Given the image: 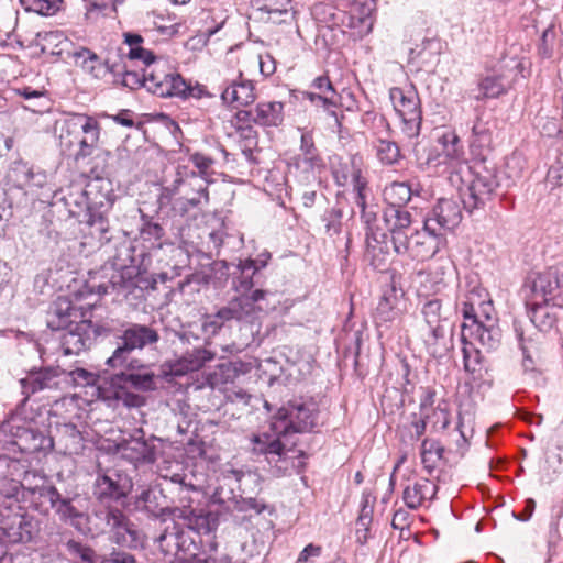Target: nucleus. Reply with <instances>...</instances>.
<instances>
[{
    "mask_svg": "<svg viewBox=\"0 0 563 563\" xmlns=\"http://www.w3.org/2000/svg\"><path fill=\"white\" fill-rule=\"evenodd\" d=\"M7 183L19 189L42 188L46 184V174L22 161H14L5 176Z\"/></svg>",
    "mask_w": 563,
    "mask_h": 563,
    "instance_id": "21",
    "label": "nucleus"
},
{
    "mask_svg": "<svg viewBox=\"0 0 563 563\" xmlns=\"http://www.w3.org/2000/svg\"><path fill=\"white\" fill-rule=\"evenodd\" d=\"M298 172V177L306 185L318 180V174L324 168L323 159L319 153L298 154L289 163Z\"/></svg>",
    "mask_w": 563,
    "mask_h": 563,
    "instance_id": "29",
    "label": "nucleus"
},
{
    "mask_svg": "<svg viewBox=\"0 0 563 563\" xmlns=\"http://www.w3.org/2000/svg\"><path fill=\"white\" fill-rule=\"evenodd\" d=\"M172 515L174 518L183 519L187 525V530H196L197 533H199L201 529L206 531L209 530L207 518L196 515L191 508H174Z\"/></svg>",
    "mask_w": 563,
    "mask_h": 563,
    "instance_id": "46",
    "label": "nucleus"
},
{
    "mask_svg": "<svg viewBox=\"0 0 563 563\" xmlns=\"http://www.w3.org/2000/svg\"><path fill=\"white\" fill-rule=\"evenodd\" d=\"M212 320L209 322V325L214 327V329L221 328L227 321L236 320V311L233 307L232 301L230 300L225 307H222L210 316Z\"/></svg>",
    "mask_w": 563,
    "mask_h": 563,
    "instance_id": "59",
    "label": "nucleus"
},
{
    "mask_svg": "<svg viewBox=\"0 0 563 563\" xmlns=\"http://www.w3.org/2000/svg\"><path fill=\"white\" fill-rule=\"evenodd\" d=\"M81 500L78 494L73 496L60 494L53 507L55 515L62 522L70 525L80 533H82L88 519V514L85 511Z\"/></svg>",
    "mask_w": 563,
    "mask_h": 563,
    "instance_id": "17",
    "label": "nucleus"
},
{
    "mask_svg": "<svg viewBox=\"0 0 563 563\" xmlns=\"http://www.w3.org/2000/svg\"><path fill=\"white\" fill-rule=\"evenodd\" d=\"M198 545L191 536L190 530L181 529L179 532V542L175 554L177 563H191V559L196 556ZM205 563H210L206 560Z\"/></svg>",
    "mask_w": 563,
    "mask_h": 563,
    "instance_id": "41",
    "label": "nucleus"
},
{
    "mask_svg": "<svg viewBox=\"0 0 563 563\" xmlns=\"http://www.w3.org/2000/svg\"><path fill=\"white\" fill-rule=\"evenodd\" d=\"M450 181L457 187L463 207L470 213L483 209L498 187L493 170L483 168L473 172L467 164H460L459 169L452 170Z\"/></svg>",
    "mask_w": 563,
    "mask_h": 563,
    "instance_id": "7",
    "label": "nucleus"
},
{
    "mask_svg": "<svg viewBox=\"0 0 563 563\" xmlns=\"http://www.w3.org/2000/svg\"><path fill=\"white\" fill-rule=\"evenodd\" d=\"M462 313L464 322L461 325V341L463 343L462 352H482V349H495L497 343V332L484 327L482 321H477L475 313V303H478V310L486 320L492 318L493 306L487 290L481 286H474L464 296Z\"/></svg>",
    "mask_w": 563,
    "mask_h": 563,
    "instance_id": "3",
    "label": "nucleus"
},
{
    "mask_svg": "<svg viewBox=\"0 0 563 563\" xmlns=\"http://www.w3.org/2000/svg\"><path fill=\"white\" fill-rule=\"evenodd\" d=\"M47 327L54 331L67 330L62 336L63 352H81L90 349L87 331L91 321L85 318L81 308H77L66 297H58L47 313Z\"/></svg>",
    "mask_w": 563,
    "mask_h": 563,
    "instance_id": "6",
    "label": "nucleus"
},
{
    "mask_svg": "<svg viewBox=\"0 0 563 563\" xmlns=\"http://www.w3.org/2000/svg\"><path fill=\"white\" fill-rule=\"evenodd\" d=\"M66 548L71 555L80 558L85 563H100V558L88 545L75 540H69L66 543Z\"/></svg>",
    "mask_w": 563,
    "mask_h": 563,
    "instance_id": "51",
    "label": "nucleus"
},
{
    "mask_svg": "<svg viewBox=\"0 0 563 563\" xmlns=\"http://www.w3.org/2000/svg\"><path fill=\"white\" fill-rule=\"evenodd\" d=\"M251 478L250 473L241 470L224 468L220 475V482L217 486L212 501L223 506L228 510L249 511L254 510L256 514H262L266 509V504L256 498H245L242 495L235 494V487L240 488V484L245 478Z\"/></svg>",
    "mask_w": 563,
    "mask_h": 563,
    "instance_id": "8",
    "label": "nucleus"
},
{
    "mask_svg": "<svg viewBox=\"0 0 563 563\" xmlns=\"http://www.w3.org/2000/svg\"><path fill=\"white\" fill-rule=\"evenodd\" d=\"M49 479L42 474L36 472H25L22 485V501L31 495H35L37 490H41L42 486L46 485Z\"/></svg>",
    "mask_w": 563,
    "mask_h": 563,
    "instance_id": "48",
    "label": "nucleus"
},
{
    "mask_svg": "<svg viewBox=\"0 0 563 563\" xmlns=\"http://www.w3.org/2000/svg\"><path fill=\"white\" fill-rule=\"evenodd\" d=\"M442 305L439 299H430L422 307L426 327H443L442 325Z\"/></svg>",
    "mask_w": 563,
    "mask_h": 563,
    "instance_id": "50",
    "label": "nucleus"
},
{
    "mask_svg": "<svg viewBox=\"0 0 563 563\" xmlns=\"http://www.w3.org/2000/svg\"><path fill=\"white\" fill-rule=\"evenodd\" d=\"M354 190L356 191L355 205L361 209V218L366 224V243L368 249L375 251L376 246L372 244V241L378 243V234L374 231L372 224L376 221V212L367 210L364 189L366 181L361 176V170H354L352 174Z\"/></svg>",
    "mask_w": 563,
    "mask_h": 563,
    "instance_id": "25",
    "label": "nucleus"
},
{
    "mask_svg": "<svg viewBox=\"0 0 563 563\" xmlns=\"http://www.w3.org/2000/svg\"><path fill=\"white\" fill-rule=\"evenodd\" d=\"M64 372L59 367H45L40 371H32L22 383L32 386L31 391L35 393L45 388H53L57 385L58 378Z\"/></svg>",
    "mask_w": 563,
    "mask_h": 563,
    "instance_id": "36",
    "label": "nucleus"
},
{
    "mask_svg": "<svg viewBox=\"0 0 563 563\" xmlns=\"http://www.w3.org/2000/svg\"><path fill=\"white\" fill-rule=\"evenodd\" d=\"M341 209L333 208L327 213L324 220L327 221L325 229L328 234L334 235L341 232Z\"/></svg>",
    "mask_w": 563,
    "mask_h": 563,
    "instance_id": "63",
    "label": "nucleus"
},
{
    "mask_svg": "<svg viewBox=\"0 0 563 563\" xmlns=\"http://www.w3.org/2000/svg\"><path fill=\"white\" fill-rule=\"evenodd\" d=\"M114 249L111 264L91 272L85 288L89 294H111L117 300L136 305L143 299V288L137 284L135 268L130 266L133 262V247L129 241L122 240L114 244Z\"/></svg>",
    "mask_w": 563,
    "mask_h": 563,
    "instance_id": "2",
    "label": "nucleus"
},
{
    "mask_svg": "<svg viewBox=\"0 0 563 563\" xmlns=\"http://www.w3.org/2000/svg\"><path fill=\"white\" fill-rule=\"evenodd\" d=\"M472 133L474 137L473 145H477L478 147H485L490 144V129L487 123L481 121L479 119L476 120L472 128Z\"/></svg>",
    "mask_w": 563,
    "mask_h": 563,
    "instance_id": "57",
    "label": "nucleus"
},
{
    "mask_svg": "<svg viewBox=\"0 0 563 563\" xmlns=\"http://www.w3.org/2000/svg\"><path fill=\"white\" fill-rule=\"evenodd\" d=\"M82 534L97 538L103 534L109 540L129 549L143 547L144 538L128 516L117 507H101L88 515Z\"/></svg>",
    "mask_w": 563,
    "mask_h": 563,
    "instance_id": "5",
    "label": "nucleus"
},
{
    "mask_svg": "<svg viewBox=\"0 0 563 563\" xmlns=\"http://www.w3.org/2000/svg\"><path fill=\"white\" fill-rule=\"evenodd\" d=\"M376 158L386 166L397 164L401 158V153L398 144L395 141L387 139H377L373 142Z\"/></svg>",
    "mask_w": 563,
    "mask_h": 563,
    "instance_id": "40",
    "label": "nucleus"
},
{
    "mask_svg": "<svg viewBox=\"0 0 563 563\" xmlns=\"http://www.w3.org/2000/svg\"><path fill=\"white\" fill-rule=\"evenodd\" d=\"M117 448L121 457L131 463H153L155 461L154 449L140 438L124 440Z\"/></svg>",
    "mask_w": 563,
    "mask_h": 563,
    "instance_id": "28",
    "label": "nucleus"
},
{
    "mask_svg": "<svg viewBox=\"0 0 563 563\" xmlns=\"http://www.w3.org/2000/svg\"><path fill=\"white\" fill-rule=\"evenodd\" d=\"M151 70L152 69L147 66L145 69H143L142 74H139L136 71L126 70L123 74V78H122L123 86L129 87L130 89H136L142 86H144L146 88V84H148Z\"/></svg>",
    "mask_w": 563,
    "mask_h": 563,
    "instance_id": "56",
    "label": "nucleus"
},
{
    "mask_svg": "<svg viewBox=\"0 0 563 563\" xmlns=\"http://www.w3.org/2000/svg\"><path fill=\"white\" fill-rule=\"evenodd\" d=\"M383 218L387 231L390 234L394 251L399 250V247L402 246V243L406 242L410 233L415 230L411 228V213L406 209L386 207Z\"/></svg>",
    "mask_w": 563,
    "mask_h": 563,
    "instance_id": "18",
    "label": "nucleus"
},
{
    "mask_svg": "<svg viewBox=\"0 0 563 563\" xmlns=\"http://www.w3.org/2000/svg\"><path fill=\"white\" fill-rule=\"evenodd\" d=\"M462 220V211L453 199H439L429 217L426 218L427 230H437L442 234L453 230Z\"/></svg>",
    "mask_w": 563,
    "mask_h": 563,
    "instance_id": "16",
    "label": "nucleus"
},
{
    "mask_svg": "<svg viewBox=\"0 0 563 563\" xmlns=\"http://www.w3.org/2000/svg\"><path fill=\"white\" fill-rule=\"evenodd\" d=\"M267 295V291L262 289H255L251 295H241L231 299L233 307L236 311L238 321L250 322L257 310L264 308L257 303L263 301Z\"/></svg>",
    "mask_w": 563,
    "mask_h": 563,
    "instance_id": "30",
    "label": "nucleus"
},
{
    "mask_svg": "<svg viewBox=\"0 0 563 563\" xmlns=\"http://www.w3.org/2000/svg\"><path fill=\"white\" fill-rule=\"evenodd\" d=\"M443 155L450 163L452 170L459 169L460 164H466L463 161V148L460 143H452L443 147Z\"/></svg>",
    "mask_w": 563,
    "mask_h": 563,
    "instance_id": "60",
    "label": "nucleus"
},
{
    "mask_svg": "<svg viewBox=\"0 0 563 563\" xmlns=\"http://www.w3.org/2000/svg\"><path fill=\"white\" fill-rule=\"evenodd\" d=\"M394 110L401 120V132L409 139L420 134L422 111L420 98L413 87H394L389 90Z\"/></svg>",
    "mask_w": 563,
    "mask_h": 563,
    "instance_id": "9",
    "label": "nucleus"
},
{
    "mask_svg": "<svg viewBox=\"0 0 563 563\" xmlns=\"http://www.w3.org/2000/svg\"><path fill=\"white\" fill-rule=\"evenodd\" d=\"M514 329L519 343V349L522 352H530L531 350L539 349L542 340L544 339V334L540 333V331L531 324L523 327L520 322L515 321Z\"/></svg>",
    "mask_w": 563,
    "mask_h": 563,
    "instance_id": "39",
    "label": "nucleus"
},
{
    "mask_svg": "<svg viewBox=\"0 0 563 563\" xmlns=\"http://www.w3.org/2000/svg\"><path fill=\"white\" fill-rule=\"evenodd\" d=\"M407 309V301L401 289L390 285L384 290L375 311V322L378 327L387 325L401 319Z\"/></svg>",
    "mask_w": 563,
    "mask_h": 563,
    "instance_id": "15",
    "label": "nucleus"
},
{
    "mask_svg": "<svg viewBox=\"0 0 563 563\" xmlns=\"http://www.w3.org/2000/svg\"><path fill=\"white\" fill-rule=\"evenodd\" d=\"M203 205L199 197L179 196L172 201V210L175 214L184 217L189 210Z\"/></svg>",
    "mask_w": 563,
    "mask_h": 563,
    "instance_id": "55",
    "label": "nucleus"
},
{
    "mask_svg": "<svg viewBox=\"0 0 563 563\" xmlns=\"http://www.w3.org/2000/svg\"><path fill=\"white\" fill-rule=\"evenodd\" d=\"M159 339L157 331L144 324H130L122 333V345L113 352H131L154 345Z\"/></svg>",
    "mask_w": 563,
    "mask_h": 563,
    "instance_id": "20",
    "label": "nucleus"
},
{
    "mask_svg": "<svg viewBox=\"0 0 563 563\" xmlns=\"http://www.w3.org/2000/svg\"><path fill=\"white\" fill-rule=\"evenodd\" d=\"M143 224L140 230V234L145 241H158L164 235L163 227L157 222H152L145 217L142 216Z\"/></svg>",
    "mask_w": 563,
    "mask_h": 563,
    "instance_id": "58",
    "label": "nucleus"
},
{
    "mask_svg": "<svg viewBox=\"0 0 563 563\" xmlns=\"http://www.w3.org/2000/svg\"><path fill=\"white\" fill-rule=\"evenodd\" d=\"M464 369L473 380H482L487 372L482 354H463Z\"/></svg>",
    "mask_w": 563,
    "mask_h": 563,
    "instance_id": "49",
    "label": "nucleus"
},
{
    "mask_svg": "<svg viewBox=\"0 0 563 563\" xmlns=\"http://www.w3.org/2000/svg\"><path fill=\"white\" fill-rule=\"evenodd\" d=\"M20 422L21 419L13 416L0 423V450L8 453L27 450L26 441L31 431Z\"/></svg>",
    "mask_w": 563,
    "mask_h": 563,
    "instance_id": "19",
    "label": "nucleus"
},
{
    "mask_svg": "<svg viewBox=\"0 0 563 563\" xmlns=\"http://www.w3.org/2000/svg\"><path fill=\"white\" fill-rule=\"evenodd\" d=\"M314 424L313 409L301 400H290L279 408L269 431L252 435V452L265 455L278 474L284 473L289 467L287 454L297 445V434L310 431Z\"/></svg>",
    "mask_w": 563,
    "mask_h": 563,
    "instance_id": "1",
    "label": "nucleus"
},
{
    "mask_svg": "<svg viewBox=\"0 0 563 563\" xmlns=\"http://www.w3.org/2000/svg\"><path fill=\"white\" fill-rule=\"evenodd\" d=\"M421 336L427 350H449L444 327H426L421 330Z\"/></svg>",
    "mask_w": 563,
    "mask_h": 563,
    "instance_id": "44",
    "label": "nucleus"
},
{
    "mask_svg": "<svg viewBox=\"0 0 563 563\" xmlns=\"http://www.w3.org/2000/svg\"><path fill=\"white\" fill-rule=\"evenodd\" d=\"M266 266V262L261 264L255 260H240L236 265V272L233 273L232 289L241 295H249L254 286L261 285L260 271Z\"/></svg>",
    "mask_w": 563,
    "mask_h": 563,
    "instance_id": "22",
    "label": "nucleus"
},
{
    "mask_svg": "<svg viewBox=\"0 0 563 563\" xmlns=\"http://www.w3.org/2000/svg\"><path fill=\"white\" fill-rule=\"evenodd\" d=\"M412 190L407 183L394 181L384 189V199L387 207L394 209H405L404 207L410 201Z\"/></svg>",
    "mask_w": 563,
    "mask_h": 563,
    "instance_id": "38",
    "label": "nucleus"
},
{
    "mask_svg": "<svg viewBox=\"0 0 563 563\" xmlns=\"http://www.w3.org/2000/svg\"><path fill=\"white\" fill-rule=\"evenodd\" d=\"M443 242L442 233L434 230H427L426 225L422 230L415 229L402 246L395 250L397 254H407L413 260L426 261L433 257L440 250Z\"/></svg>",
    "mask_w": 563,
    "mask_h": 563,
    "instance_id": "12",
    "label": "nucleus"
},
{
    "mask_svg": "<svg viewBox=\"0 0 563 563\" xmlns=\"http://www.w3.org/2000/svg\"><path fill=\"white\" fill-rule=\"evenodd\" d=\"M70 56L77 66H80L82 70L95 78H100L108 70L99 56L86 47L73 52Z\"/></svg>",
    "mask_w": 563,
    "mask_h": 563,
    "instance_id": "35",
    "label": "nucleus"
},
{
    "mask_svg": "<svg viewBox=\"0 0 563 563\" xmlns=\"http://www.w3.org/2000/svg\"><path fill=\"white\" fill-rule=\"evenodd\" d=\"M100 125L98 121L87 114H73L63 121L59 134V147L64 155L73 157L79 163L96 154L109 156V152L100 151Z\"/></svg>",
    "mask_w": 563,
    "mask_h": 563,
    "instance_id": "4",
    "label": "nucleus"
},
{
    "mask_svg": "<svg viewBox=\"0 0 563 563\" xmlns=\"http://www.w3.org/2000/svg\"><path fill=\"white\" fill-rule=\"evenodd\" d=\"M221 99L235 108L249 106L255 100L254 85L250 80L233 81L221 92Z\"/></svg>",
    "mask_w": 563,
    "mask_h": 563,
    "instance_id": "31",
    "label": "nucleus"
},
{
    "mask_svg": "<svg viewBox=\"0 0 563 563\" xmlns=\"http://www.w3.org/2000/svg\"><path fill=\"white\" fill-rule=\"evenodd\" d=\"M180 531L181 528L173 522L172 527H166L165 531L156 538V542L164 554L175 558Z\"/></svg>",
    "mask_w": 563,
    "mask_h": 563,
    "instance_id": "45",
    "label": "nucleus"
},
{
    "mask_svg": "<svg viewBox=\"0 0 563 563\" xmlns=\"http://www.w3.org/2000/svg\"><path fill=\"white\" fill-rule=\"evenodd\" d=\"M506 91V81L503 76L488 75L481 78L476 86L467 90L470 98L481 101L487 98H497Z\"/></svg>",
    "mask_w": 563,
    "mask_h": 563,
    "instance_id": "32",
    "label": "nucleus"
},
{
    "mask_svg": "<svg viewBox=\"0 0 563 563\" xmlns=\"http://www.w3.org/2000/svg\"><path fill=\"white\" fill-rule=\"evenodd\" d=\"M437 493V486L429 479H421L408 485L402 494L407 507L417 509L427 498H432Z\"/></svg>",
    "mask_w": 563,
    "mask_h": 563,
    "instance_id": "34",
    "label": "nucleus"
},
{
    "mask_svg": "<svg viewBox=\"0 0 563 563\" xmlns=\"http://www.w3.org/2000/svg\"><path fill=\"white\" fill-rule=\"evenodd\" d=\"M257 369L261 373V375H264L267 377L269 383H273L274 380L278 379L280 374L283 373V367L279 364L277 360L269 356L265 360H262L257 364Z\"/></svg>",
    "mask_w": 563,
    "mask_h": 563,
    "instance_id": "54",
    "label": "nucleus"
},
{
    "mask_svg": "<svg viewBox=\"0 0 563 563\" xmlns=\"http://www.w3.org/2000/svg\"><path fill=\"white\" fill-rule=\"evenodd\" d=\"M85 195L91 207L104 210L111 208L115 199L111 180L100 176H96L89 180L85 189Z\"/></svg>",
    "mask_w": 563,
    "mask_h": 563,
    "instance_id": "26",
    "label": "nucleus"
},
{
    "mask_svg": "<svg viewBox=\"0 0 563 563\" xmlns=\"http://www.w3.org/2000/svg\"><path fill=\"white\" fill-rule=\"evenodd\" d=\"M125 43L130 46V51L128 53V57L132 60L139 59L142 60L143 64L147 67H151L156 62V57L153 52L145 49L140 46L143 42V38L139 34L125 33L124 34Z\"/></svg>",
    "mask_w": 563,
    "mask_h": 563,
    "instance_id": "42",
    "label": "nucleus"
},
{
    "mask_svg": "<svg viewBox=\"0 0 563 563\" xmlns=\"http://www.w3.org/2000/svg\"><path fill=\"white\" fill-rule=\"evenodd\" d=\"M59 495L60 493L49 481L46 485L42 486L41 490H37L35 495L29 496L23 501L29 503L30 506L38 512L46 514L49 508L53 509Z\"/></svg>",
    "mask_w": 563,
    "mask_h": 563,
    "instance_id": "37",
    "label": "nucleus"
},
{
    "mask_svg": "<svg viewBox=\"0 0 563 563\" xmlns=\"http://www.w3.org/2000/svg\"><path fill=\"white\" fill-rule=\"evenodd\" d=\"M291 0H252L260 19L274 24L287 23L295 16L290 9Z\"/></svg>",
    "mask_w": 563,
    "mask_h": 563,
    "instance_id": "24",
    "label": "nucleus"
},
{
    "mask_svg": "<svg viewBox=\"0 0 563 563\" xmlns=\"http://www.w3.org/2000/svg\"><path fill=\"white\" fill-rule=\"evenodd\" d=\"M0 496L7 499L22 500V485L21 482L1 477L0 478Z\"/></svg>",
    "mask_w": 563,
    "mask_h": 563,
    "instance_id": "53",
    "label": "nucleus"
},
{
    "mask_svg": "<svg viewBox=\"0 0 563 563\" xmlns=\"http://www.w3.org/2000/svg\"><path fill=\"white\" fill-rule=\"evenodd\" d=\"M212 357L213 354H208L207 357H200V354H183L175 362L166 364L162 372L165 376H183L199 369L205 362L212 360Z\"/></svg>",
    "mask_w": 563,
    "mask_h": 563,
    "instance_id": "33",
    "label": "nucleus"
},
{
    "mask_svg": "<svg viewBox=\"0 0 563 563\" xmlns=\"http://www.w3.org/2000/svg\"><path fill=\"white\" fill-rule=\"evenodd\" d=\"M527 306L529 307V317L531 325L540 333L551 330L556 323V313L554 307L549 306V301L537 300L533 297L526 296Z\"/></svg>",
    "mask_w": 563,
    "mask_h": 563,
    "instance_id": "27",
    "label": "nucleus"
},
{
    "mask_svg": "<svg viewBox=\"0 0 563 563\" xmlns=\"http://www.w3.org/2000/svg\"><path fill=\"white\" fill-rule=\"evenodd\" d=\"M135 361H128L126 354H112L107 360L110 367H119L120 371L114 374L119 382L130 384L141 390L155 389V374L148 369L137 368Z\"/></svg>",
    "mask_w": 563,
    "mask_h": 563,
    "instance_id": "14",
    "label": "nucleus"
},
{
    "mask_svg": "<svg viewBox=\"0 0 563 563\" xmlns=\"http://www.w3.org/2000/svg\"><path fill=\"white\" fill-rule=\"evenodd\" d=\"M252 121L262 126H278L284 121V104L278 101L260 102L254 111H239L238 119Z\"/></svg>",
    "mask_w": 563,
    "mask_h": 563,
    "instance_id": "23",
    "label": "nucleus"
},
{
    "mask_svg": "<svg viewBox=\"0 0 563 563\" xmlns=\"http://www.w3.org/2000/svg\"><path fill=\"white\" fill-rule=\"evenodd\" d=\"M180 195L199 197L203 205L209 202L208 183L206 178L187 166H178L174 180L163 188L162 200Z\"/></svg>",
    "mask_w": 563,
    "mask_h": 563,
    "instance_id": "11",
    "label": "nucleus"
},
{
    "mask_svg": "<svg viewBox=\"0 0 563 563\" xmlns=\"http://www.w3.org/2000/svg\"><path fill=\"white\" fill-rule=\"evenodd\" d=\"M113 397L126 407H140L144 402V399L140 395L130 393L123 387L117 389Z\"/></svg>",
    "mask_w": 563,
    "mask_h": 563,
    "instance_id": "61",
    "label": "nucleus"
},
{
    "mask_svg": "<svg viewBox=\"0 0 563 563\" xmlns=\"http://www.w3.org/2000/svg\"><path fill=\"white\" fill-rule=\"evenodd\" d=\"M523 290L525 296L563 307V264L552 266L530 278Z\"/></svg>",
    "mask_w": 563,
    "mask_h": 563,
    "instance_id": "10",
    "label": "nucleus"
},
{
    "mask_svg": "<svg viewBox=\"0 0 563 563\" xmlns=\"http://www.w3.org/2000/svg\"><path fill=\"white\" fill-rule=\"evenodd\" d=\"M146 89L163 98L172 97V73L164 74L163 71H157L156 68H153L151 70L148 84H146Z\"/></svg>",
    "mask_w": 563,
    "mask_h": 563,
    "instance_id": "43",
    "label": "nucleus"
},
{
    "mask_svg": "<svg viewBox=\"0 0 563 563\" xmlns=\"http://www.w3.org/2000/svg\"><path fill=\"white\" fill-rule=\"evenodd\" d=\"M188 92H192L190 85L179 74L172 73V97L186 99Z\"/></svg>",
    "mask_w": 563,
    "mask_h": 563,
    "instance_id": "62",
    "label": "nucleus"
},
{
    "mask_svg": "<svg viewBox=\"0 0 563 563\" xmlns=\"http://www.w3.org/2000/svg\"><path fill=\"white\" fill-rule=\"evenodd\" d=\"M523 158L519 154H512L506 163V170L510 178H518L521 176V170L523 168Z\"/></svg>",
    "mask_w": 563,
    "mask_h": 563,
    "instance_id": "64",
    "label": "nucleus"
},
{
    "mask_svg": "<svg viewBox=\"0 0 563 563\" xmlns=\"http://www.w3.org/2000/svg\"><path fill=\"white\" fill-rule=\"evenodd\" d=\"M25 11L41 15H54L59 11L62 0H20Z\"/></svg>",
    "mask_w": 563,
    "mask_h": 563,
    "instance_id": "47",
    "label": "nucleus"
},
{
    "mask_svg": "<svg viewBox=\"0 0 563 563\" xmlns=\"http://www.w3.org/2000/svg\"><path fill=\"white\" fill-rule=\"evenodd\" d=\"M132 489L131 478L117 468H100L93 484V494L99 500H120Z\"/></svg>",
    "mask_w": 563,
    "mask_h": 563,
    "instance_id": "13",
    "label": "nucleus"
},
{
    "mask_svg": "<svg viewBox=\"0 0 563 563\" xmlns=\"http://www.w3.org/2000/svg\"><path fill=\"white\" fill-rule=\"evenodd\" d=\"M307 97L316 106L323 107L332 117H334L335 122L339 123L336 112L334 111V108L338 107L339 99H340L338 93H333V95L329 96V95H322V93L308 92Z\"/></svg>",
    "mask_w": 563,
    "mask_h": 563,
    "instance_id": "52",
    "label": "nucleus"
}]
</instances>
